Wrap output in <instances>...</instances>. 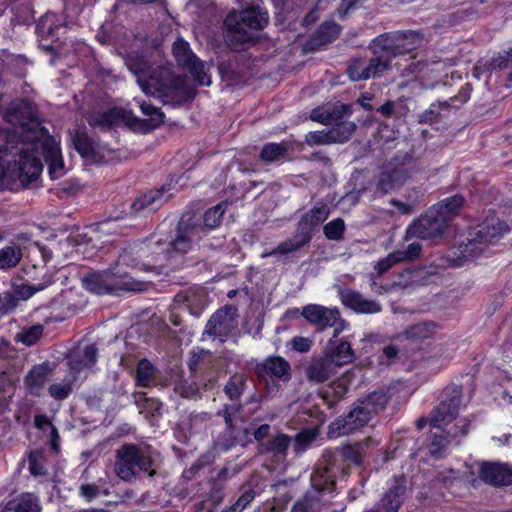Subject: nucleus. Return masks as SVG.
I'll use <instances>...</instances> for the list:
<instances>
[{"label":"nucleus","instance_id":"nucleus-1","mask_svg":"<svg viewBox=\"0 0 512 512\" xmlns=\"http://www.w3.org/2000/svg\"><path fill=\"white\" fill-rule=\"evenodd\" d=\"M5 118L11 128L0 134V170L3 177L18 179L24 186L36 181L43 169L41 156L48 164L52 178L64 175L60 148L42 126L38 110L31 102H12Z\"/></svg>","mask_w":512,"mask_h":512},{"label":"nucleus","instance_id":"nucleus-2","mask_svg":"<svg viewBox=\"0 0 512 512\" xmlns=\"http://www.w3.org/2000/svg\"><path fill=\"white\" fill-rule=\"evenodd\" d=\"M129 71L141 90L161 98L164 105L180 106L195 97V89L184 76H176L169 66L152 67L142 55L129 54L125 59Z\"/></svg>","mask_w":512,"mask_h":512},{"label":"nucleus","instance_id":"nucleus-3","mask_svg":"<svg viewBox=\"0 0 512 512\" xmlns=\"http://www.w3.org/2000/svg\"><path fill=\"white\" fill-rule=\"evenodd\" d=\"M268 23V15L258 6L252 5L239 11H231L224 20V37L227 44L238 49L252 41L255 33Z\"/></svg>","mask_w":512,"mask_h":512},{"label":"nucleus","instance_id":"nucleus-4","mask_svg":"<svg viewBox=\"0 0 512 512\" xmlns=\"http://www.w3.org/2000/svg\"><path fill=\"white\" fill-rule=\"evenodd\" d=\"M114 471L125 482H133L140 474L156 475L155 460L147 445L125 443L115 452Z\"/></svg>","mask_w":512,"mask_h":512},{"label":"nucleus","instance_id":"nucleus-5","mask_svg":"<svg viewBox=\"0 0 512 512\" xmlns=\"http://www.w3.org/2000/svg\"><path fill=\"white\" fill-rule=\"evenodd\" d=\"M204 235V228L197 224L191 216H182L173 235L155 233L149 240L150 246L155 245L168 259L188 253L193 244Z\"/></svg>","mask_w":512,"mask_h":512},{"label":"nucleus","instance_id":"nucleus-6","mask_svg":"<svg viewBox=\"0 0 512 512\" xmlns=\"http://www.w3.org/2000/svg\"><path fill=\"white\" fill-rule=\"evenodd\" d=\"M134 100L148 119L140 120L130 111L121 108H112L102 113L91 114L88 117V123L90 126L101 129H108L120 124L135 126L136 123H142L145 131H151L163 123L164 113L159 108L146 103L144 100H138L137 98Z\"/></svg>","mask_w":512,"mask_h":512},{"label":"nucleus","instance_id":"nucleus-7","mask_svg":"<svg viewBox=\"0 0 512 512\" xmlns=\"http://www.w3.org/2000/svg\"><path fill=\"white\" fill-rule=\"evenodd\" d=\"M508 230V226L494 217L486 219L479 228L463 240L456 251L453 252L455 257L450 259L449 265L461 266L466 262L472 261L480 256L488 247V245L498 236L504 234Z\"/></svg>","mask_w":512,"mask_h":512},{"label":"nucleus","instance_id":"nucleus-8","mask_svg":"<svg viewBox=\"0 0 512 512\" xmlns=\"http://www.w3.org/2000/svg\"><path fill=\"white\" fill-rule=\"evenodd\" d=\"M425 41L421 32L397 31L374 38L369 45V49L373 54L382 53L385 58L391 61L393 57L408 54L420 48Z\"/></svg>","mask_w":512,"mask_h":512},{"label":"nucleus","instance_id":"nucleus-9","mask_svg":"<svg viewBox=\"0 0 512 512\" xmlns=\"http://www.w3.org/2000/svg\"><path fill=\"white\" fill-rule=\"evenodd\" d=\"M87 290L96 294H108L119 290L140 292L145 290V282L134 280L132 277L117 275L112 270L91 273L84 278Z\"/></svg>","mask_w":512,"mask_h":512},{"label":"nucleus","instance_id":"nucleus-10","mask_svg":"<svg viewBox=\"0 0 512 512\" xmlns=\"http://www.w3.org/2000/svg\"><path fill=\"white\" fill-rule=\"evenodd\" d=\"M172 53L177 63L186 69L194 81L201 86H209L211 78L208 74L209 65L201 61L190 49L189 44L179 39L172 46Z\"/></svg>","mask_w":512,"mask_h":512},{"label":"nucleus","instance_id":"nucleus-11","mask_svg":"<svg viewBox=\"0 0 512 512\" xmlns=\"http://www.w3.org/2000/svg\"><path fill=\"white\" fill-rule=\"evenodd\" d=\"M301 315L311 325L322 331L333 328V338L342 333L347 323L341 318L337 308H329L318 304H309L303 307Z\"/></svg>","mask_w":512,"mask_h":512},{"label":"nucleus","instance_id":"nucleus-12","mask_svg":"<svg viewBox=\"0 0 512 512\" xmlns=\"http://www.w3.org/2000/svg\"><path fill=\"white\" fill-rule=\"evenodd\" d=\"M391 69V61L379 53L373 54V57L368 60L363 58L353 60L347 68V74L352 81H364L380 78Z\"/></svg>","mask_w":512,"mask_h":512},{"label":"nucleus","instance_id":"nucleus-13","mask_svg":"<svg viewBox=\"0 0 512 512\" xmlns=\"http://www.w3.org/2000/svg\"><path fill=\"white\" fill-rule=\"evenodd\" d=\"M341 469L338 459L331 450H325L311 475L310 490H318L321 497L325 492L332 493L335 486L334 478Z\"/></svg>","mask_w":512,"mask_h":512},{"label":"nucleus","instance_id":"nucleus-14","mask_svg":"<svg viewBox=\"0 0 512 512\" xmlns=\"http://www.w3.org/2000/svg\"><path fill=\"white\" fill-rule=\"evenodd\" d=\"M447 226L445 218H442L439 212L431 207L425 214L408 226L406 239H433L441 237Z\"/></svg>","mask_w":512,"mask_h":512},{"label":"nucleus","instance_id":"nucleus-15","mask_svg":"<svg viewBox=\"0 0 512 512\" xmlns=\"http://www.w3.org/2000/svg\"><path fill=\"white\" fill-rule=\"evenodd\" d=\"M462 391L456 385L447 386L438 406L434 408L430 417V425L443 427L450 424L458 415Z\"/></svg>","mask_w":512,"mask_h":512},{"label":"nucleus","instance_id":"nucleus-16","mask_svg":"<svg viewBox=\"0 0 512 512\" xmlns=\"http://www.w3.org/2000/svg\"><path fill=\"white\" fill-rule=\"evenodd\" d=\"M372 415L357 401L351 411L343 418L336 419L328 427V437L337 438L348 435L365 426Z\"/></svg>","mask_w":512,"mask_h":512},{"label":"nucleus","instance_id":"nucleus-17","mask_svg":"<svg viewBox=\"0 0 512 512\" xmlns=\"http://www.w3.org/2000/svg\"><path fill=\"white\" fill-rule=\"evenodd\" d=\"M237 310L229 306L217 310L209 319L203 336L208 335L223 343L237 329Z\"/></svg>","mask_w":512,"mask_h":512},{"label":"nucleus","instance_id":"nucleus-18","mask_svg":"<svg viewBox=\"0 0 512 512\" xmlns=\"http://www.w3.org/2000/svg\"><path fill=\"white\" fill-rule=\"evenodd\" d=\"M469 422L467 419H460L448 431L443 427L431 426L430 430V443L428 445L429 452L435 457L442 456L443 452L448 447L451 438L458 435H466L468 432Z\"/></svg>","mask_w":512,"mask_h":512},{"label":"nucleus","instance_id":"nucleus-19","mask_svg":"<svg viewBox=\"0 0 512 512\" xmlns=\"http://www.w3.org/2000/svg\"><path fill=\"white\" fill-rule=\"evenodd\" d=\"M65 29L64 23L56 14H45L37 24V33L40 37L41 47L47 52H56L58 45H54L53 43L60 39V32H64Z\"/></svg>","mask_w":512,"mask_h":512},{"label":"nucleus","instance_id":"nucleus-20","mask_svg":"<svg viewBox=\"0 0 512 512\" xmlns=\"http://www.w3.org/2000/svg\"><path fill=\"white\" fill-rule=\"evenodd\" d=\"M479 477L484 483L495 487L512 485V465L483 461L479 463Z\"/></svg>","mask_w":512,"mask_h":512},{"label":"nucleus","instance_id":"nucleus-21","mask_svg":"<svg viewBox=\"0 0 512 512\" xmlns=\"http://www.w3.org/2000/svg\"><path fill=\"white\" fill-rule=\"evenodd\" d=\"M341 303L358 314H375L382 310V306L375 300L365 298L360 292L341 288L338 291Z\"/></svg>","mask_w":512,"mask_h":512},{"label":"nucleus","instance_id":"nucleus-22","mask_svg":"<svg viewBox=\"0 0 512 512\" xmlns=\"http://www.w3.org/2000/svg\"><path fill=\"white\" fill-rule=\"evenodd\" d=\"M336 373L337 369L334 364L325 355L311 358L304 366L305 377L313 384L324 383Z\"/></svg>","mask_w":512,"mask_h":512},{"label":"nucleus","instance_id":"nucleus-23","mask_svg":"<svg viewBox=\"0 0 512 512\" xmlns=\"http://www.w3.org/2000/svg\"><path fill=\"white\" fill-rule=\"evenodd\" d=\"M407 493L406 480L404 477H395L389 484L379 501V505L386 512H398L403 504Z\"/></svg>","mask_w":512,"mask_h":512},{"label":"nucleus","instance_id":"nucleus-24","mask_svg":"<svg viewBox=\"0 0 512 512\" xmlns=\"http://www.w3.org/2000/svg\"><path fill=\"white\" fill-rule=\"evenodd\" d=\"M291 442L292 438L290 436L282 432H277L266 441L258 444V452L262 455L271 456L274 461L284 462Z\"/></svg>","mask_w":512,"mask_h":512},{"label":"nucleus","instance_id":"nucleus-25","mask_svg":"<svg viewBox=\"0 0 512 512\" xmlns=\"http://www.w3.org/2000/svg\"><path fill=\"white\" fill-rule=\"evenodd\" d=\"M374 445H376V442L372 438H366L353 445L341 446L334 451L331 450V452L338 459V465L342 468L341 470H344L341 465L342 462L349 461L360 465L366 450Z\"/></svg>","mask_w":512,"mask_h":512},{"label":"nucleus","instance_id":"nucleus-26","mask_svg":"<svg viewBox=\"0 0 512 512\" xmlns=\"http://www.w3.org/2000/svg\"><path fill=\"white\" fill-rule=\"evenodd\" d=\"M175 305L186 308L190 314L198 316L206 305V292L201 287H190L174 297Z\"/></svg>","mask_w":512,"mask_h":512},{"label":"nucleus","instance_id":"nucleus-27","mask_svg":"<svg viewBox=\"0 0 512 512\" xmlns=\"http://www.w3.org/2000/svg\"><path fill=\"white\" fill-rule=\"evenodd\" d=\"M169 190L170 185H168V188L166 186H162L160 189L149 191L148 193L140 196L132 203V210L136 213H139L146 210L154 211L158 209L172 196L171 193L165 195V193Z\"/></svg>","mask_w":512,"mask_h":512},{"label":"nucleus","instance_id":"nucleus-28","mask_svg":"<svg viewBox=\"0 0 512 512\" xmlns=\"http://www.w3.org/2000/svg\"><path fill=\"white\" fill-rule=\"evenodd\" d=\"M290 364L282 357H270L256 366L259 377L271 376L282 381H288L291 377Z\"/></svg>","mask_w":512,"mask_h":512},{"label":"nucleus","instance_id":"nucleus-29","mask_svg":"<svg viewBox=\"0 0 512 512\" xmlns=\"http://www.w3.org/2000/svg\"><path fill=\"white\" fill-rule=\"evenodd\" d=\"M329 214V205L322 201L317 202L313 208L302 215L297 223V227H299L304 232L313 235V230L322 224L328 218Z\"/></svg>","mask_w":512,"mask_h":512},{"label":"nucleus","instance_id":"nucleus-30","mask_svg":"<svg viewBox=\"0 0 512 512\" xmlns=\"http://www.w3.org/2000/svg\"><path fill=\"white\" fill-rule=\"evenodd\" d=\"M352 113V107L348 104H336L326 108H317L311 112V119L324 125H332L340 122L345 115Z\"/></svg>","mask_w":512,"mask_h":512},{"label":"nucleus","instance_id":"nucleus-31","mask_svg":"<svg viewBox=\"0 0 512 512\" xmlns=\"http://www.w3.org/2000/svg\"><path fill=\"white\" fill-rule=\"evenodd\" d=\"M98 349L94 344L85 345L75 351L70 360V369L75 373H79L84 368H92L97 361Z\"/></svg>","mask_w":512,"mask_h":512},{"label":"nucleus","instance_id":"nucleus-32","mask_svg":"<svg viewBox=\"0 0 512 512\" xmlns=\"http://www.w3.org/2000/svg\"><path fill=\"white\" fill-rule=\"evenodd\" d=\"M312 239V234L304 232L299 227L296 228V233L291 238L279 243V245L271 252L263 254V257L272 255H286L289 253L296 252L302 247L307 245Z\"/></svg>","mask_w":512,"mask_h":512},{"label":"nucleus","instance_id":"nucleus-33","mask_svg":"<svg viewBox=\"0 0 512 512\" xmlns=\"http://www.w3.org/2000/svg\"><path fill=\"white\" fill-rule=\"evenodd\" d=\"M324 355L336 369L351 363L354 359V351L347 341H341L337 346H332V340H330Z\"/></svg>","mask_w":512,"mask_h":512},{"label":"nucleus","instance_id":"nucleus-34","mask_svg":"<svg viewBox=\"0 0 512 512\" xmlns=\"http://www.w3.org/2000/svg\"><path fill=\"white\" fill-rule=\"evenodd\" d=\"M1 512H41V506L34 494L22 493L4 504Z\"/></svg>","mask_w":512,"mask_h":512},{"label":"nucleus","instance_id":"nucleus-35","mask_svg":"<svg viewBox=\"0 0 512 512\" xmlns=\"http://www.w3.org/2000/svg\"><path fill=\"white\" fill-rule=\"evenodd\" d=\"M49 369L45 364L36 365L28 371L24 378L26 389L34 395L44 387L48 378Z\"/></svg>","mask_w":512,"mask_h":512},{"label":"nucleus","instance_id":"nucleus-36","mask_svg":"<svg viewBox=\"0 0 512 512\" xmlns=\"http://www.w3.org/2000/svg\"><path fill=\"white\" fill-rule=\"evenodd\" d=\"M464 202V197L457 194L442 200L438 204L434 205L433 208L439 212V215L442 216V218H445L446 223L448 224L452 218L460 213Z\"/></svg>","mask_w":512,"mask_h":512},{"label":"nucleus","instance_id":"nucleus-37","mask_svg":"<svg viewBox=\"0 0 512 512\" xmlns=\"http://www.w3.org/2000/svg\"><path fill=\"white\" fill-rule=\"evenodd\" d=\"M23 257L22 248L12 243L0 249V271L8 272L16 268Z\"/></svg>","mask_w":512,"mask_h":512},{"label":"nucleus","instance_id":"nucleus-38","mask_svg":"<svg viewBox=\"0 0 512 512\" xmlns=\"http://www.w3.org/2000/svg\"><path fill=\"white\" fill-rule=\"evenodd\" d=\"M323 505V499L318 490H308L306 494L296 501L291 512H319Z\"/></svg>","mask_w":512,"mask_h":512},{"label":"nucleus","instance_id":"nucleus-39","mask_svg":"<svg viewBox=\"0 0 512 512\" xmlns=\"http://www.w3.org/2000/svg\"><path fill=\"white\" fill-rule=\"evenodd\" d=\"M390 400L387 392L380 390L374 391L367 396L359 399L358 401L364 406V409L369 411L373 416L382 411Z\"/></svg>","mask_w":512,"mask_h":512},{"label":"nucleus","instance_id":"nucleus-40","mask_svg":"<svg viewBox=\"0 0 512 512\" xmlns=\"http://www.w3.org/2000/svg\"><path fill=\"white\" fill-rule=\"evenodd\" d=\"M340 33V27L335 22H326L322 24L314 33L310 40L313 46L325 45L334 41Z\"/></svg>","mask_w":512,"mask_h":512},{"label":"nucleus","instance_id":"nucleus-41","mask_svg":"<svg viewBox=\"0 0 512 512\" xmlns=\"http://www.w3.org/2000/svg\"><path fill=\"white\" fill-rule=\"evenodd\" d=\"M43 333L44 326L41 324L24 326L21 327L20 330L14 335V341L25 346H33L39 342L43 336Z\"/></svg>","mask_w":512,"mask_h":512},{"label":"nucleus","instance_id":"nucleus-42","mask_svg":"<svg viewBox=\"0 0 512 512\" xmlns=\"http://www.w3.org/2000/svg\"><path fill=\"white\" fill-rule=\"evenodd\" d=\"M357 125L353 121H340L329 128L330 139L333 143H344L355 133Z\"/></svg>","mask_w":512,"mask_h":512},{"label":"nucleus","instance_id":"nucleus-43","mask_svg":"<svg viewBox=\"0 0 512 512\" xmlns=\"http://www.w3.org/2000/svg\"><path fill=\"white\" fill-rule=\"evenodd\" d=\"M76 151L84 158H93L95 155V143L87 135L86 131L78 129L72 138Z\"/></svg>","mask_w":512,"mask_h":512},{"label":"nucleus","instance_id":"nucleus-44","mask_svg":"<svg viewBox=\"0 0 512 512\" xmlns=\"http://www.w3.org/2000/svg\"><path fill=\"white\" fill-rule=\"evenodd\" d=\"M436 332V325L432 322L417 323L404 331V337L413 341L431 338Z\"/></svg>","mask_w":512,"mask_h":512},{"label":"nucleus","instance_id":"nucleus-45","mask_svg":"<svg viewBox=\"0 0 512 512\" xmlns=\"http://www.w3.org/2000/svg\"><path fill=\"white\" fill-rule=\"evenodd\" d=\"M136 383L140 387L156 384V369L147 359L140 360L137 365Z\"/></svg>","mask_w":512,"mask_h":512},{"label":"nucleus","instance_id":"nucleus-46","mask_svg":"<svg viewBox=\"0 0 512 512\" xmlns=\"http://www.w3.org/2000/svg\"><path fill=\"white\" fill-rule=\"evenodd\" d=\"M247 378L243 374L232 375L224 386V392L232 401H237L243 395Z\"/></svg>","mask_w":512,"mask_h":512},{"label":"nucleus","instance_id":"nucleus-47","mask_svg":"<svg viewBox=\"0 0 512 512\" xmlns=\"http://www.w3.org/2000/svg\"><path fill=\"white\" fill-rule=\"evenodd\" d=\"M318 435L315 429H304L296 434L293 439V451L299 456L307 451L313 442L316 440Z\"/></svg>","mask_w":512,"mask_h":512},{"label":"nucleus","instance_id":"nucleus-48","mask_svg":"<svg viewBox=\"0 0 512 512\" xmlns=\"http://www.w3.org/2000/svg\"><path fill=\"white\" fill-rule=\"evenodd\" d=\"M289 150L287 143H268L265 144L260 152V159L265 162H273L284 158Z\"/></svg>","mask_w":512,"mask_h":512},{"label":"nucleus","instance_id":"nucleus-49","mask_svg":"<svg viewBox=\"0 0 512 512\" xmlns=\"http://www.w3.org/2000/svg\"><path fill=\"white\" fill-rule=\"evenodd\" d=\"M53 283V278L50 274L46 273L39 283L23 284L17 289V295L23 299L32 297L39 291L44 290Z\"/></svg>","mask_w":512,"mask_h":512},{"label":"nucleus","instance_id":"nucleus-50","mask_svg":"<svg viewBox=\"0 0 512 512\" xmlns=\"http://www.w3.org/2000/svg\"><path fill=\"white\" fill-rule=\"evenodd\" d=\"M423 271L421 269H405L400 274V279L394 282L390 288H407L414 285H419L422 280Z\"/></svg>","mask_w":512,"mask_h":512},{"label":"nucleus","instance_id":"nucleus-51","mask_svg":"<svg viewBox=\"0 0 512 512\" xmlns=\"http://www.w3.org/2000/svg\"><path fill=\"white\" fill-rule=\"evenodd\" d=\"M225 210L226 205L224 203H219L207 210L203 217L204 226L209 229L218 227L221 223Z\"/></svg>","mask_w":512,"mask_h":512},{"label":"nucleus","instance_id":"nucleus-52","mask_svg":"<svg viewBox=\"0 0 512 512\" xmlns=\"http://www.w3.org/2000/svg\"><path fill=\"white\" fill-rule=\"evenodd\" d=\"M345 227L344 220L336 218L324 225L323 233L327 239L339 241L343 238Z\"/></svg>","mask_w":512,"mask_h":512},{"label":"nucleus","instance_id":"nucleus-53","mask_svg":"<svg viewBox=\"0 0 512 512\" xmlns=\"http://www.w3.org/2000/svg\"><path fill=\"white\" fill-rule=\"evenodd\" d=\"M237 444L235 428H225L216 438L214 445L216 449L228 451Z\"/></svg>","mask_w":512,"mask_h":512},{"label":"nucleus","instance_id":"nucleus-54","mask_svg":"<svg viewBox=\"0 0 512 512\" xmlns=\"http://www.w3.org/2000/svg\"><path fill=\"white\" fill-rule=\"evenodd\" d=\"M257 492L252 489H246L236 500V502L231 505L227 510L223 512H241L243 511L255 498Z\"/></svg>","mask_w":512,"mask_h":512},{"label":"nucleus","instance_id":"nucleus-55","mask_svg":"<svg viewBox=\"0 0 512 512\" xmlns=\"http://www.w3.org/2000/svg\"><path fill=\"white\" fill-rule=\"evenodd\" d=\"M305 142L309 146L333 144V141L330 139L329 129L309 132L305 137Z\"/></svg>","mask_w":512,"mask_h":512},{"label":"nucleus","instance_id":"nucleus-56","mask_svg":"<svg viewBox=\"0 0 512 512\" xmlns=\"http://www.w3.org/2000/svg\"><path fill=\"white\" fill-rule=\"evenodd\" d=\"M447 107V103H433L427 110L419 115V121L421 123H433L437 121L440 109Z\"/></svg>","mask_w":512,"mask_h":512},{"label":"nucleus","instance_id":"nucleus-57","mask_svg":"<svg viewBox=\"0 0 512 512\" xmlns=\"http://www.w3.org/2000/svg\"><path fill=\"white\" fill-rule=\"evenodd\" d=\"M401 255L402 254L397 253V251L390 253L384 259L377 262V264L375 265V270L378 272L379 275L384 274L390 268H392L394 265L401 262V260H400Z\"/></svg>","mask_w":512,"mask_h":512},{"label":"nucleus","instance_id":"nucleus-58","mask_svg":"<svg viewBox=\"0 0 512 512\" xmlns=\"http://www.w3.org/2000/svg\"><path fill=\"white\" fill-rule=\"evenodd\" d=\"M386 172L391 176L394 180V183L399 187L404 184L405 180L408 178V170L403 165L393 166L389 164L388 167L385 168Z\"/></svg>","mask_w":512,"mask_h":512},{"label":"nucleus","instance_id":"nucleus-59","mask_svg":"<svg viewBox=\"0 0 512 512\" xmlns=\"http://www.w3.org/2000/svg\"><path fill=\"white\" fill-rule=\"evenodd\" d=\"M209 415L207 413L191 414L188 418V422L185 425L191 432H197L202 429L209 421Z\"/></svg>","mask_w":512,"mask_h":512},{"label":"nucleus","instance_id":"nucleus-60","mask_svg":"<svg viewBox=\"0 0 512 512\" xmlns=\"http://www.w3.org/2000/svg\"><path fill=\"white\" fill-rule=\"evenodd\" d=\"M50 395L56 400H64L71 393L72 387L70 384L54 383L49 387Z\"/></svg>","mask_w":512,"mask_h":512},{"label":"nucleus","instance_id":"nucleus-61","mask_svg":"<svg viewBox=\"0 0 512 512\" xmlns=\"http://www.w3.org/2000/svg\"><path fill=\"white\" fill-rule=\"evenodd\" d=\"M422 246L418 242L411 243L406 250L397 251V253L402 254L400 256L401 262L411 261L418 258L421 254Z\"/></svg>","mask_w":512,"mask_h":512},{"label":"nucleus","instance_id":"nucleus-62","mask_svg":"<svg viewBox=\"0 0 512 512\" xmlns=\"http://www.w3.org/2000/svg\"><path fill=\"white\" fill-rule=\"evenodd\" d=\"M397 187L398 186L394 183L391 176L386 172V170H383L377 182V191L388 193Z\"/></svg>","mask_w":512,"mask_h":512},{"label":"nucleus","instance_id":"nucleus-63","mask_svg":"<svg viewBox=\"0 0 512 512\" xmlns=\"http://www.w3.org/2000/svg\"><path fill=\"white\" fill-rule=\"evenodd\" d=\"M313 341L310 338L296 336L291 339V348L300 353L308 352L312 347Z\"/></svg>","mask_w":512,"mask_h":512},{"label":"nucleus","instance_id":"nucleus-64","mask_svg":"<svg viewBox=\"0 0 512 512\" xmlns=\"http://www.w3.org/2000/svg\"><path fill=\"white\" fill-rule=\"evenodd\" d=\"M238 473H239V468H237L236 466L232 467V468H228V467L222 468L219 471V473L215 479L221 485L220 490H223L224 484L229 478L236 476Z\"/></svg>","mask_w":512,"mask_h":512}]
</instances>
